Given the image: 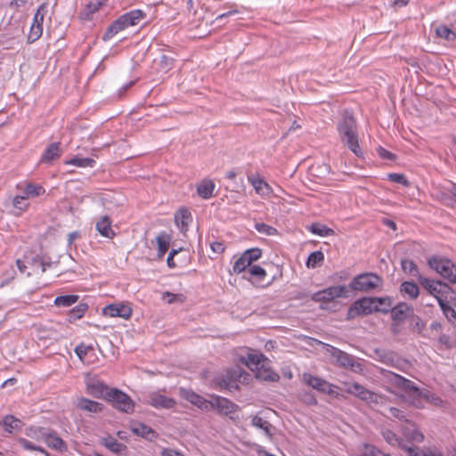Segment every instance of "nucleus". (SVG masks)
Instances as JSON below:
<instances>
[{
  "label": "nucleus",
  "instance_id": "1",
  "mask_svg": "<svg viewBox=\"0 0 456 456\" xmlns=\"http://www.w3.org/2000/svg\"><path fill=\"white\" fill-rule=\"evenodd\" d=\"M382 373L389 378V380L399 388L404 390L409 396L412 397L411 403L417 407H423L420 399H425L427 402H429L436 406H441L444 403V401L430 393L426 389H419L417 387L414 383L401 375L396 374L393 370H384L382 369Z\"/></svg>",
  "mask_w": 456,
  "mask_h": 456
},
{
  "label": "nucleus",
  "instance_id": "2",
  "mask_svg": "<svg viewBox=\"0 0 456 456\" xmlns=\"http://www.w3.org/2000/svg\"><path fill=\"white\" fill-rule=\"evenodd\" d=\"M338 131L341 142L356 156L362 154L356 132V122L353 115L345 111L342 119L338 124Z\"/></svg>",
  "mask_w": 456,
  "mask_h": 456
},
{
  "label": "nucleus",
  "instance_id": "3",
  "mask_svg": "<svg viewBox=\"0 0 456 456\" xmlns=\"http://www.w3.org/2000/svg\"><path fill=\"white\" fill-rule=\"evenodd\" d=\"M245 364L255 372L257 379L277 381L279 375L269 368V360L262 354H248Z\"/></svg>",
  "mask_w": 456,
  "mask_h": 456
},
{
  "label": "nucleus",
  "instance_id": "4",
  "mask_svg": "<svg viewBox=\"0 0 456 456\" xmlns=\"http://www.w3.org/2000/svg\"><path fill=\"white\" fill-rule=\"evenodd\" d=\"M343 386L342 390L354 395L377 411H379L380 407L385 405L386 399L383 395L366 389L359 383H344Z\"/></svg>",
  "mask_w": 456,
  "mask_h": 456
},
{
  "label": "nucleus",
  "instance_id": "5",
  "mask_svg": "<svg viewBox=\"0 0 456 456\" xmlns=\"http://www.w3.org/2000/svg\"><path fill=\"white\" fill-rule=\"evenodd\" d=\"M318 343L325 347L326 352L336 360V364L338 366L349 368L352 371L356 373L362 372V365L357 362L353 355L323 342L318 341Z\"/></svg>",
  "mask_w": 456,
  "mask_h": 456
},
{
  "label": "nucleus",
  "instance_id": "6",
  "mask_svg": "<svg viewBox=\"0 0 456 456\" xmlns=\"http://www.w3.org/2000/svg\"><path fill=\"white\" fill-rule=\"evenodd\" d=\"M144 16V12L141 10H134L122 15L109 27L103 36V39L106 40L111 37L113 35L128 26L137 25Z\"/></svg>",
  "mask_w": 456,
  "mask_h": 456
},
{
  "label": "nucleus",
  "instance_id": "7",
  "mask_svg": "<svg viewBox=\"0 0 456 456\" xmlns=\"http://www.w3.org/2000/svg\"><path fill=\"white\" fill-rule=\"evenodd\" d=\"M374 355L372 356L375 360L382 362L386 366L400 370L405 371L409 367V362L401 358L397 354L391 350L377 348L374 350Z\"/></svg>",
  "mask_w": 456,
  "mask_h": 456
},
{
  "label": "nucleus",
  "instance_id": "8",
  "mask_svg": "<svg viewBox=\"0 0 456 456\" xmlns=\"http://www.w3.org/2000/svg\"><path fill=\"white\" fill-rule=\"evenodd\" d=\"M428 264L431 269L439 273L451 283H456V265L447 258L432 256Z\"/></svg>",
  "mask_w": 456,
  "mask_h": 456
},
{
  "label": "nucleus",
  "instance_id": "9",
  "mask_svg": "<svg viewBox=\"0 0 456 456\" xmlns=\"http://www.w3.org/2000/svg\"><path fill=\"white\" fill-rule=\"evenodd\" d=\"M105 400L111 403L112 406L126 413H132L134 403L126 393L117 388H111L106 393Z\"/></svg>",
  "mask_w": 456,
  "mask_h": 456
},
{
  "label": "nucleus",
  "instance_id": "10",
  "mask_svg": "<svg viewBox=\"0 0 456 456\" xmlns=\"http://www.w3.org/2000/svg\"><path fill=\"white\" fill-rule=\"evenodd\" d=\"M381 284L382 279L379 275L373 273H365L354 277L351 281L349 288L352 290L370 291L380 287Z\"/></svg>",
  "mask_w": 456,
  "mask_h": 456
},
{
  "label": "nucleus",
  "instance_id": "11",
  "mask_svg": "<svg viewBox=\"0 0 456 456\" xmlns=\"http://www.w3.org/2000/svg\"><path fill=\"white\" fill-rule=\"evenodd\" d=\"M375 297H363L355 301L348 309L347 318L354 319L360 315L370 314L377 311L379 305L375 304Z\"/></svg>",
  "mask_w": 456,
  "mask_h": 456
},
{
  "label": "nucleus",
  "instance_id": "12",
  "mask_svg": "<svg viewBox=\"0 0 456 456\" xmlns=\"http://www.w3.org/2000/svg\"><path fill=\"white\" fill-rule=\"evenodd\" d=\"M348 289L345 285H338L318 291L312 296L315 302H330L338 297H346Z\"/></svg>",
  "mask_w": 456,
  "mask_h": 456
},
{
  "label": "nucleus",
  "instance_id": "13",
  "mask_svg": "<svg viewBox=\"0 0 456 456\" xmlns=\"http://www.w3.org/2000/svg\"><path fill=\"white\" fill-rule=\"evenodd\" d=\"M302 381L307 385L308 387H311L314 389H316L322 393L331 395L334 393V387L335 386L329 383L328 381L313 376L310 373H303L302 375Z\"/></svg>",
  "mask_w": 456,
  "mask_h": 456
},
{
  "label": "nucleus",
  "instance_id": "14",
  "mask_svg": "<svg viewBox=\"0 0 456 456\" xmlns=\"http://www.w3.org/2000/svg\"><path fill=\"white\" fill-rule=\"evenodd\" d=\"M210 410H216L221 415L229 416L238 411L239 406L226 398L216 396L211 401Z\"/></svg>",
  "mask_w": 456,
  "mask_h": 456
},
{
  "label": "nucleus",
  "instance_id": "15",
  "mask_svg": "<svg viewBox=\"0 0 456 456\" xmlns=\"http://www.w3.org/2000/svg\"><path fill=\"white\" fill-rule=\"evenodd\" d=\"M86 385L87 393L95 398L105 399L106 393L110 390L109 389L107 385H105L96 376L87 377L86 380Z\"/></svg>",
  "mask_w": 456,
  "mask_h": 456
},
{
  "label": "nucleus",
  "instance_id": "16",
  "mask_svg": "<svg viewBox=\"0 0 456 456\" xmlns=\"http://www.w3.org/2000/svg\"><path fill=\"white\" fill-rule=\"evenodd\" d=\"M45 4H41L38 7V9L34 16V20H33V22L30 27V32L28 37V39L29 42H35L42 35V32H43V25L42 24H43V20H44V17H45Z\"/></svg>",
  "mask_w": 456,
  "mask_h": 456
},
{
  "label": "nucleus",
  "instance_id": "17",
  "mask_svg": "<svg viewBox=\"0 0 456 456\" xmlns=\"http://www.w3.org/2000/svg\"><path fill=\"white\" fill-rule=\"evenodd\" d=\"M419 282L420 285L427 289L430 295L434 296L437 300L441 298L440 294L443 293L442 287L447 289H451L449 286L440 281H433L423 276H419Z\"/></svg>",
  "mask_w": 456,
  "mask_h": 456
},
{
  "label": "nucleus",
  "instance_id": "18",
  "mask_svg": "<svg viewBox=\"0 0 456 456\" xmlns=\"http://www.w3.org/2000/svg\"><path fill=\"white\" fill-rule=\"evenodd\" d=\"M401 430L403 436L410 443L419 444L424 440L423 434L417 428L415 423L411 420H409L406 424L402 425Z\"/></svg>",
  "mask_w": 456,
  "mask_h": 456
},
{
  "label": "nucleus",
  "instance_id": "19",
  "mask_svg": "<svg viewBox=\"0 0 456 456\" xmlns=\"http://www.w3.org/2000/svg\"><path fill=\"white\" fill-rule=\"evenodd\" d=\"M132 308L125 305H109L103 308V314L110 317H121L129 319L132 315Z\"/></svg>",
  "mask_w": 456,
  "mask_h": 456
},
{
  "label": "nucleus",
  "instance_id": "20",
  "mask_svg": "<svg viewBox=\"0 0 456 456\" xmlns=\"http://www.w3.org/2000/svg\"><path fill=\"white\" fill-rule=\"evenodd\" d=\"M381 436L387 444L403 451L405 456H407V449H411L412 447L408 445L401 437L390 429H382Z\"/></svg>",
  "mask_w": 456,
  "mask_h": 456
},
{
  "label": "nucleus",
  "instance_id": "21",
  "mask_svg": "<svg viewBox=\"0 0 456 456\" xmlns=\"http://www.w3.org/2000/svg\"><path fill=\"white\" fill-rule=\"evenodd\" d=\"M147 403L155 408L171 409L175 406V401L159 393H151L148 396Z\"/></svg>",
  "mask_w": 456,
  "mask_h": 456
},
{
  "label": "nucleus",
  "instance_id": "22",
  "mask_svg": "<svg viewBox=\"0 0 456 456\" xmlns=\"http://www.w3.org/2000/svg\"><path fill=\"white\" fill-rule=\"evenodd\" d=\"M95 228L102 237L113 239L116 236V232L111 228L110 218L108 216H102L96 222Z\"/></svg>",
  "mask_w": 456,
  "mask_h": 456
},
{
  "label": "nucleus",
  "instance_id": "23",
  "mask_svg": "<svg viewBox=\"0 0 456 456\" xmlns=\"http://www.w3.org/2000/svg\"><path fill=\"white\" fill-rule=\"evenodd\" d=\"M77 409L88 412H100L102 410V405L100 403L92 401L84 397L78 398L76 403Z\"/></svg>",
  "mask_w": 456,
  "mask_h": 456
},
{
  "label": "nucleus",
  "instance_id": "24",
  "mask_svg": "<svg viewBox=\"0 0 456 456\" xmlns=\"http://www.w3.org/2000/svg\"><path fill=\"white\" fill-rule=\"evenodd\" d=\"M412 313V308L405 303H401L392 308L391 316L393 320L400 322L410 317Z\"/></svg>",
  "mask_w": 456,
  "mask_h": 456
},
{
  "label": "nucleus",
  "instance_id": "25",
  "mask_svg": "<svg viewBox=\"0 0 456 456\" xmlns=\"http://www.w3.org/2000/svg\"><path fill=\"white\" fill-rule=\"evenodd\" d=\"M264 412H260L257 415L253 416L251 424L252 426L261 428L264 430L266 436H272V429L273 426L272 424L266 419L268 416L262 417L260 414H263Z\"/></svg>",
  "mask_w": 456,
  "mask_h": 456
},
{
  "label": "nucleus",
  "instance_id": "26",
  "mask_svg": "<svg viewBox=\"0 0 456 456\" xmlns=\"http://www.w3.org/2000/svg\"><path fill=\"white\" fill-rule=\"evenodd\" d=\"M435 32L437 37L448 42L456 40V32L449 26L440 24L435 28Z\"/></svg>",
  "mask_w": 456,
  "mask_h": 456
},
{
  "label": "nucleus",
  "instance_id": "27",
  "mask_svg": "<svg viewBox=\"0 0 456 456\" xmlns=\"http://www.w3.org/2000/svg\"><path fill=\"white\" fill-rule=\"evenodd\" d=\"M156 240L158 243V257L162 258L169 248L171 237L166 232H161L157 236Z\"/></svg>",
  "mask_w": 456,
  "mask_h": 456
},
{
  "label": "nucleus",
  "instance_id": "28",
  "mask_svg": "<svg viewBox=\"0 0 456 456\" xmlns=\"http://www.w3.org/2000/svg\"><path fill=\"white\" fill-rule=\"evenodd\" d=\"M44 442L49 447L58 451H63L65 449V444L63 440L60 438L55 433L50 432L49 430Z\"/></svg>",
  "mask_w": 456,
  "mask_h": 456
},
{
  "label": "nucleus",
  "instance_id": "29",
  "mask_svg": "<svg viewBox=\"0 0 456 456\" xmlns=\"http://www.w3.org/2000/svg\"><path fill=\"white\" fill-rule=\"evenodd\" d=\"M242 373L243 371L240 369L229 371L227 378L222 379L220 386L228 389L234 387V381L240 379L242 377ZM235 387L238 388V386L235 385Z\"/></svg>",
  "mask_w": 456,
  "mask_h": 456
},
{
  "label": "nucleus",
  "instance_id": "30",
  "mask_svg": "<svg viewBox=\"0 0 456 456\" xmlns=\"http://www.w3.org/2000/svg\"><path fill=\"white\" fill-rule=\"evenodd\" d=\"M249 181L257 194L261 196L269 195L272 191L270 185L261 178H249Z\"/></svg>",
  "mask_w": 456,
  "mask_h": 456
},
{
  "label": "nucleus",
  "instance_id": "31",
  "mask_svg": "<svg viewBox=\"0 0 456 456\" xmlns=\"http://www.w3.org/2000/svg\"><path fill=\"white\" fill-rule=\"evenodd\" d=\"M102 441L103 445L117 454H122L126 450V446L125 444L118 443L111 436L102 438Z\"/></svg>",
  "mask_w": 456,
  "mask_h": 456
},
{
  "label": "nucleus",
  "instance_id": "32",
  "mask_svg": "<svg viewBox=\"0 0 456 456\" xmlns=\"http://www.w3.org/2000/svg\"><path fill=\"white\" fill-rule=\"evenodd\" d=\"M215 184L211 180L202 181L197 187L198 194L203 199H209L212 197Z\"/></svg>",
  "mask_w": 456,
  "mask_h": 456
},
{
  "label": "nucleus",
  "instance_id": "33",
  "mask_svg": "<svg viewBox=\"0 0 456 456\" xmlns=\"http://www.w3.org/2000/svg\"><path fill=\"white\" fill-rule=\"evenodd\" d=\"M191 213L186 208H181L177 212L175 217V224L181 228L183 232H185L188 229L187 219L191 218Z\"/></svg>",
  "mask_w": 456,
  "mask_h": 456
},
{
  "label": "nucleus",
  "instance_id": "34",
  "mask_svg": "<svg viewBox=\"0 0 456 456\" xmlns=\"http://www.w3.org/2000/svg\"><path fill=\"white\" fill-rule=\"evenodd\" d=\"M60 157V144L59 143H52L44 152L41 162L49 163L50 161Z\"/></svg>",
  "mask_w": 456,
  "mask_h": 456
},
{
  "label": "nucleus",
  "instance_id": "35",
  "mask_svg": "<svg viewBox=\"0 0 456 456\" xmlns=\"http://www.w3.org/2000/svg\"><path fill=\"white\" fill-rule=\"evenodd\" d=\"M186 399L202 410L209 411V406H211V404H209L210 401L205 400L193 392H188L186 395Z\"/></svg>",
  "mask_w": 456,
  "mask_h": 456
},
{
  "label": "nucleus",
  "instance_id": "36",
  "mask_svg": "<svg viewBox=\"0 0 456 456\" xmlns=\"http://www.w3.org/2000/svg\"><path fill=\"white\" fill-rule=\"evenodd\" d=\"M438 304L443 310L444 314L447 318L448 322L452 323V325L456 326V312L442 298H438Z\"/></svg>",
  "mask_w": 456,
  "mask_h": 456
},
{
  "label": "nucleus",
  "instance_id": "37",
  "mask_svg": "<svg viewBox=\"0 0 456 456\" xmlns=\"http://www.w3.org/2000/svg\"><path fill=\"white\" fill-rule=\"evenodd\" d=\"M77 295L59 296L54 299V305L58 307H69L78 301Z\"/></svg>",
  "mask_w": 456,
  "mask_h": 456
},
{
  "label": "nucleus",
  "instance_id": "38",
  "mask_svg": "<svg viewBox=\"0 0 456 456\" xmlns=\"http://www.w3.org/2000/svg\"><path fill=\"white\" fill-rule=\"evenodd\" d=\"M106 0H94L86 4L85 10L81 12L83 19H90V15L94 13L104 4Z\"/></svg>",
  "mask_w": 456,
  "mask_h": 456
},
{
  "label": "nucleus",
  "instance_id": "39",
  "mask_svg": "<svg viewBox=\"0 0 456 456\" xmlns=\"http://www.w3.org/2000/svg\"><path fill=\"white\" fill-rule=\"evenodd\" d=\"M401 292L409 296L410 298H416L419 296V289L416 283L404 281L401 285Z\"/></svg>",
  "mask_w": 456,
  "mask_h": 456
},
{
  "label": "nucleus",
  "instance_id": "40",
  "mask_svg": "<svg viewBox=\"0 0 456 456\" xmlns=\"http://www.w3.org/2000/svg\"><path fill=\"white\" fill-rule=\"evenodd\" d=\"M310 231L319 236H333L335 234L334 230L319 223L312 224L310 226Z\"/></svg>",
  "mask_w": 456,
  "mask_h": 456
},
{
  "label": "nucleus",
  "instance_id": "41",
  "mask_svg": "<svg viewBox=\"0 0 456 456\" xmlns=\"http://www.w3.org/2000/svg\"><path fill=\"white\" fill-rule=\"evenodd\" d=\"M48 429L45 428H29L27 429L26 435L38 442L45 441Z\"/></svg>",
  "mask_w": 456,
  "mask_h": 456
},
{
  "label": "nucleus",
  "instance_id": "42",
  "mask_svg": "<svg viewBox=\"0 0 456 456\" xmlns=\"http://www.w3.org/2000/svg\"><path fill=\"white\" fill-rule=\"evenodd\" d=\"M402 269L404 273H409L411 276L417 277L421 276L419 273L417 265L409 259H403L401 261Z\"/></svg>",
  "mask_w": 456,
  "mask_h": 456
},
{
  "label": "nucleus",
  "instance_id": "43",
  "mask_svg": "<svg viewBox=\"0 0 456 456\" xmlns=\"http://www.w3.org/2000/svg\"><path fill=\"white\" fill-rule=\"evenodd\" d=\"M26 199L30 197H37L45 193V189L41 185L28 183L23 192Z\"/></svg>",
  "mask_w": 456,
  "mask_h": 456
},
{
  "label": "nucleus",
  "instance_id": "44",
  "mask_svg": "<svg viewBox=\"0 0 456 456\" xmlns=\"http://www.w3.org/2000/svg\"><path fill=\"white\" fill-rule=\"evenodd\" d=\"M385 416H387V418L397 419L404 422V424H406L407 421L410 420L407 418V413L404 411L395 408V407H388L387 413H385Z\"/></svg>",
  "mask_w": 456,
  "mask_h": 456
},
{
  "label": "nucleus",
  "instance_id": "45",
  "mask_svg": "<svg viewBox=\"0 0 456 456\" xmlns=\"http://www.w3.org/2000/svg\"><path fill=\"white\" fill-rule=\"evenodd\" d=\"M87 309L88 305L86 303H80L79 305H77L76 307H74L69 312V322L81 318Z\"/></svg>",
  "mask_w": 456,
  "mask_h": 456
},
{
  "label": "nucleus",
  "instance_id": "46",
  "mask_svg": "<svg viewBox=\"0 0 456 456\" xmlns=\"http://www.w3.org/2000/svg\"><path fill=\"white\" fill-rule=\"evenodd\" d=\"M324 260V255L322 251L312 252L307 259L306 265L309 268H314L321 265Z\"/></svg>",
  "mask_w": 456,
  "mask_h": 456
},
{
  "label": "nucleus",
  "instance_id": "47",
  "mask_svg": "<svg viewBox=\"0 0 456 456\" xmlns=\"http://www.w3.org/2000/svg\"><path fill=\"white\" fill-rule=\"evenodd\" d=\"M132 431L134 434L137 436H141L142 437H149V435H152V436H156L155 432L150 427L144 424H137L136 426L132 428Z\"/></svg>",
  "mask_w": 456,
  "mask_h": 456
},
{
  "label": "nucleus",
  "instance_id": "48",
  "mask_svg": "<svg viewBox=\"0 0 456 456\" xmlns=\"http://www.w3.org/2000/svg\"><path fill=\"white\" fill-rule=\"evenodd\" d=\"M66 164L74 165L79 167H94L95 164V160L90 158H78L75 157L69 161H66Z\"/></svg>",
  "mask_w": 456,
  "mask_h": 456
},
{
  "label": "nucleus",
  "instance_id": "49",
  "mask_svg": "<svg viewBox=\"0 0 456 456\" xmlns=\"http://www.w3.org/2000/svg\"><path fill=\"white\" fill-rule=\"evenodd\" d=\"M21 421L19 419L14 418L12 415L6 416L3 420L4 429L8 432H12V429L19 428Z\"/></svg>",
  "mask_w": 456,
  "mask_h": 456
},
{
  "label": "nucleus",
  "instance_id": "50",
  "mask_svg": "<svg viewBox=\"0 0 456 456\" xmlns=\"http://www.w3.org/2000/svg\"><path fill=\"white\" fill-rule=\"evenodd\" d=\"M136 79L126 82L122 76L118 77L115 80V86L119 88L118 95L121 96L122 94L134 85Z\"/></svg>",
  "mask_w": 456,
  "mask_h": 456
},
{
  "label": "nucleus",
  "instance_id": "51",
  "mask_svg": "<svg viewBox=\"0 0 456 456\" xmlns=\"http://www.w3.org/2000/svg\"><path fill=\"white\" fill-rule=\"evenodd\" d=\"M255 229L258 232H260L264 235H266V236H273L278 233V231L274 227L265 224L264 223H256L255 224Z\"/></svg>",
  "mask_w": 456,
  "mask_h": 456
},
{
  "label": "nucleus",
  "instance_id": "52",
  "mask_svg": "<svg viewBox=\"0 0 456 456\" xmlns=\"http://www.w3.org/2000/svg\"><path fill=\"white\" fill-rule=\"evenodd\" d=\"M251 264L247 259V257L244 256V254L241 255L240 258L236 260L233 265V272L236 273H240L243 271L246 270L247 267L250 266Z\"/></svg>",
  "mask_w": 456,
  "mask_h": 456
},
{
  "label": "nucleus",
  "instance_id": "53",
  "mask_svg": "<svg viewBox=\"0 0 456 456\" xmlns=\"http://www.w3.org/2000/svg\"><path fill=\"white\" fill-rule=\"evenodd\" d=\"M162 298L166 300L167 304H182L185 301V296L183 294H173L170 292L163 293Z\"/></svg>",
  "mask_w": 456,
  "mask_h": 456
},
{
  "label": "nucleus",
  "instance_id": "54",
  "mask_svg": "<svg viewBox=\"0 0 456 456\" xmlns=\"http://www.w3.org/2000/svg\"><path fill=\"white\" fill-rule=\"evenodd\" d=\"M410 317H411L410 326H411V330L414 332H417V333H420L422 331V330L424 329V326H425L424 322L419 316L414 315L413 313L411 314Z\"/></svg>",
  "mask_w": 456,
  "mask_h": 456
},
{
  "label": "nucleus",
  "instance_id": "55",
  "mask_svg": "<svg viewBox=\"0 0 456 456\" xmlns=\"http://www.w3.org/2000/svg\"><path fill=\"white\" fill-rule=\"evenodd\" d=\"M407 456H443L440 452L433 451L419 452L417 447L407 449Z\"/></svg>",
  "mask_w": 456,
  "mask_h": 456
},
{
  "label": "nucleus",
  "instance_id": "56",
  "mask_svg": "<svg viewBox=\"0 0 456 456\" xmlns=\"http://www.w3.org/2000/svg\"><path fill=\"white\" fill-rule=\"evenodd\" d=\"M375 304L379 305L377 311L387 313L389 311V307L391 306V302L389 298L387 297H375Z\"/></svg>",
  "mask_w": 456,
  "mask_h": 456
},
{
  "label": "nucleus",
  "instance_id": "57",
  "mask_svg": "<svg viewBox=\"0 0 456 456\" xmlns=\"http://www.w3.org/2000/svg\"><path fill=\"white\" fill-rule=\"evenodd\" d=\"M243 254L249 261V263L252 264L254 261H256L261 257L262 251L260 248H254L246 250Z\"/></svg>",
  "mask_w": 456,
  "mask_h": 456
},
{
  "label": "nucleus",
  "instance_id": "58",
  "mask_svg": "<svg viewBox=\"0 0 456 456\" xmlns=\"http://www.w3.org/2000/svg\"><path fill=\"white\" fill-rule=\"evenodd\" d=\"M18 442L20 444V446H22L25 450L38 451L41 452H45V450L42 449L40 446L36 445L34 443L25 438H19Z\"/></svg>",
  "mask_w": 456,
  "mask_h": 456
},
{
  "label": "nucleus",
  "instance_id": "59",
  "mask_svg": "<svg viewBox=\"0 0 456 456\" xmlns=\"http://www.w3.org/2000/svg\"><path fill=\"white\" fill-rule=\"evenodd\" d=\"M388 179L394 183H401L405 187L410 186V182L405 178V176L403 174H389Z\"/></svg>",
  "mask_w": 456,
  "mask_h": 456
},
{
  "label": "nucleus",
  "instance_id": "60",
  "mask_svg": "<svg viewBox=\"0 0 456 456\" xmlns=\"http://www.w3.org/2000/svg\"><path fill=\"white\" fill-rule=\"evenodd\" d=\"M93 346H86L84 344H80L78 345L76 348H75V352L77 354V355L78 356V358L84 362L85 360V357L86 355L87 354V353L91 350H93Z\"/></svg>",
  "mask_w": 456,
  "mask_h": 456
},
{
  "label": "nucleus",
  "instance_id": "61",
  "mask_svg": "<svg viewBox=\"0 0 456 456\" xmlns=\"http://www.w3.org/2000/svg\"><path fill=\"white\" fill-rule=\"evenodd\" d=\"M26 197L24 195L22 196H16L12 200V205L14 208L20 209V210H25L28 208V203L25 202Z\"/></svg>",
  "mask_w": 456,
  "mask_h": 456
},
{
  "label": "nucleus",
  "instance_id": "62",
  "mask_svg": "<svg viewBox=\"0 0 456 456\" xmlns=\"http://www.w3.org/2000/svg\"><path fill=\"white\" fill-rule=\"evenodd\" d=\"M299 398L302 402L309 405H314L317 403V400L315 399L314 395L308 392L300 394Z\"/></svg>",
  "mask_w": 456,
  "mask_h": 456
},
{
  "label": "nucleus",
  "instance_id": "63",
  "mask_svg": "<svg viewBox=\"0 0 456 456\" xmlns=\"http://www.w3.org/2000/svg\"><path fill=\"white\" fill-rule=\"evenodd\" d=\"M249 273L252 276H256L260 279L264 278L266 275L265 269L259 265H252L249 268Z\"/></svg>",
  "mask_w": 456,
  "mask_h": 456
},
{
  "label": "nucleus",
  "instance_id": "64",
  "mask_svg": "<svg viewBox=\"0 0 456 456\" xmlns=\"http://www.w3.org/2000/svg\"><path fill=\"white\" fill-rule=\"evenodd\" d=\"M377 151H378V154L379 155V157L384 159H388V160L395 159V154H393L392 152L387 151L386 149H384L380 146L377 149Z\"/></svg>",
  "mask_w": 456,
  "mask_h": 456
}]
</instances>
